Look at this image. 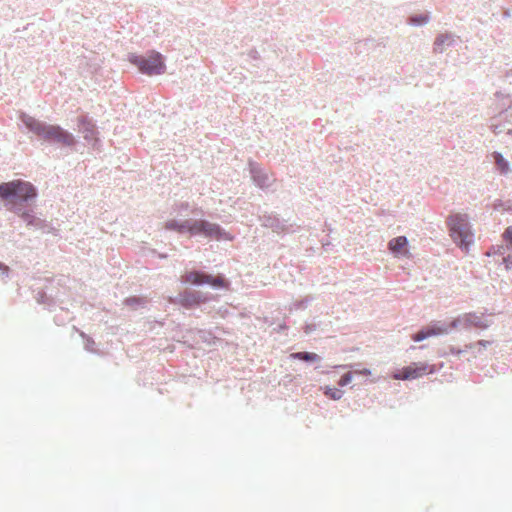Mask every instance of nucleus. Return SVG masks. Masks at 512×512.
<instances>
[{"mask_svg": "<svg viewBox=\"0 0 512 512\" xmlns=\"http://www.w3.org/2000/svg\"><path fill=\"white\" fill-rule=\"evenodd\" d=\"M10 274V268L5 263L0 261V278H7Z\"/></svg>", "mask_w": 512, "mask_h": 512, "instance_id": "c756f323", "label": "nucleus"}, {"mask_svg": "<svg viewBox=\"0 0 512 512\" xmlns=\"http://www.w3.org/2000/svg\"><path fill=\"white\" fill-rule=\"evenodd\" d=\"M314 296L312 295H307L305 296L304 298L302 299H299V300H296L294 303H293V306L295 309L297 310H304L308 307V305L314 301Z\"/></svg>", "mask_w": 512, "mask_h": 512, "instance_id": "b1692460", "label": "nucleus"}, {"mask_svg": "<svg viewBox=\"0 0 512 512\" xmlns=\"http://www.w3.org/2000/svg\"><path fill=\"white\" fill-rule=\"evenodd\" d=\"M330 245L331 243L329 241L322 240V246L325 250H327Z\"/></svg>", "mask_w": 512, "mask_h": 512, "instance_id": "c9c22d12", "label": "nucleus"}, {"mask_svg": "<svg viewBox=\"0 0 512 512\" xmlns=\"http://www.w3.org/2000/svg\"><path fill=\"white\" fill-rule=\"evenodd\" d=\"M492 158L496 164L497 169L500 173H507L509 171V164L499 153H493Z\"/></svg>", "mask_w": 512, "mask_h": 512, "instance_id": "412c9836", "label": "nucleus"}, {"mask_svg": "<svg viewBox=\"0 0 512 512\" xmlns=\"http://www.w3.org/2000/svg\"><path fill=\"white\" fill-rule=\"evenodd\" d=\"M32 206L33 205H28L21 209H17L14 214L17 215L27 227H33L34 229L40 230L46 234H55L56 229L52 224L45 219L38 217Z\"/></svg>", "mask_w": 512, "mask_h": 512, "instance_id": "6e6552de", "label": "nucleus"}, {"mask_svg": "<svg viewBox=\"0 0 512 512\" xmlns=\"http://www.w3.org/2000/svg\"><path fill=\"white\" fill-rule=\"evenodd\" d=\"M54 320H55V323L58 324L59 323L58 321H61V318H59L58 316H55Z\"/></svg>", "mask_w": 512, "mask_h": 512, "instance_id": "58836bf2", "label": "nucleus"}, {"mask_svg": "<svg viewBox=\"0 0 512 512\" xmlns=\"http://www.w3.org/2000/svg\"><path fill=\"white\" fill-rule=\"evenodd\" d=\"M289 358L292 360H299L302 362H305L307 364H313L316 362L321 361V356H319L315 352H309V351H300V352H294L289 355Z\"/></svg>", "mask_w": 512, "mask_h": 512, "instance_id": "f3484780", "label": "nucleus"}, {"mask_svg": "<svg viewBox=\"0 0 512 512\" xmlns=\"http://www.w3.org/2000/svg\"><path fill=\"white\" fill-rule=\"evenodd\" d=\"M352 373H354V376H370L372 374L369 368L354 369Z\"/></svg>", "mask_w": 512, "mask_h": 512, "instance_id": "7c9ffc66", "label": "nucleus"}, {"mask_svg": "<svg viewBox=\"0 0 512 512\" xmlns=\"http://www.w3.org/2000/svg\"><path fill=\"white\" fill-rule=\"evenodd\" d=\"M76 124L78 131L83 134L85 141L93 148H96L100 143L99 131L96 125V121L88 113L85 112L81 113L76 118Z\"/></svg>", "mask_w": 512, "mask_h": 512, "instance_id": "1a4fd4ad", "label": "nucleus"}, {"mask_svg": "<svg viewBox=\"0 0 512 512\" xmlns=\"http://www.w3.org/2000/svg\"><path fill=\"white\" fill-rule=\"evenodd\" d=\"M164 228L167 231L176 232L180 235H188L190 238L203 237L216 241H233L235 238L234 235L226 231L220 224L203 218L170 219L164 223Z\"/></svg>", "mask_w": 512, "mask_h": 512, "instance_id": "f03ea898", "label": "nucleus"}, {"mask_svg": "<svg viewBox=\"0 0 512 512\" xmlns=\"http://www.w3.org/2000/svg\"><path fill=\"white\" fill-rule=\"evenodd\" d=\"M430 18V12L425 11L419 14H411L407 17L406 23L410 26L422 27L429 22Z\"/></svg>", "mask_w": 512, "mask_h": 512, "instance_id": "6ab92c4d", "label": "nucleus"}, {"mask_svg": "<svg viewBox=\"0 0 512 512\" xmlns=\"http://www.w3.org/2000/svg\"><path fill=\"white\" fill-rule=\"evenodd\" d=\"M198 212L203 213V210L201 208H195L192 210V213H194V214H198Z\"/></svg>", "mask_w": 512, "mask_h": 512, "instance_id": "e433bc0d", "label": "nucleus"}, {"mask_svg": "<svg viewBox=\"0 0 512 512\" xmlns=\"http://www.w3.org/2000/svg\"><path fill=\"white\" fill-rule=\"evenodd\" d=\"M172 302L185 309H192L206 302V297L200 291L184 290L179 292Z\"/></svg>", "mask_w": 512, "mask_h": 512, "instance_id": "9d476101", "label": "nucleus"}, {"mask_svg": "<svg viewBox=\"0 0 512 512\" xmlns=\"http://www.w3.org/2000/svg\"><path fill=\"white\" fill-rule=\"evenodd\" d=\"M198 332L199 334H203L201 338L203 339L204 342L208 343L209 345H215L216 342L219 340V338L213 335L211 331L199 330Z\"/></svg>", "mask_w": 512, "mask_h": 512, "instance_id": "a878e982", "label": "nucleus"}, {"mask_svg": "<svg viewBox=\"0 0 512 512\" xmlns=\"http://www.w3.org/2000/svg\"><path fill=\"white\" fill-rule=\"evenodd\" d=\"M17 115L21 122V125H18L21 131L25 129L27 133L33 134L49 145H61L76 151L78 140L73 133L64 129L61 125L39 120L22 110L18 111Z\"/></svg>", "mask_w": 512, "mask_h": 512, "instance_id": "f257e3e1", "label": "nucleus"}, {"mask_svg": "<svg viewBox=\"0 0 512 512\" xmlns=\"http://www.w3.org/2000/svg\"><path fill=\"white\" fill-rule=\"evenodd\" d=\"M409 241L406 236H397L388 243V248L394 256H404L408 253Z\"/></svg>", "mask_w": 512, "mask_h": 512, "instance_id": "4468645a", "label": "nucleus"}, {"mask_svg": "<svg viewBox=\"0 0 512 512\" xmlns=\"http://www.w3.org/2000/svg\"><path fill=\"white\" fill-rule=\"evenodd\" d=\"M124 304L126 306H129V307H138V306H141L144 304V301L141 297H138V296H130V297H127L125 300H124Z\"/></svg>", "mask_w": 512, "mask_h": 512, "instance_id": "bb28decb", "label": "nucleus"}, {"mask_svg": "<svg viewBox=\"0 0 512 512\" xmlns=\"http://www.w3.org/2000/svg\"><path fill=\"white\" fill-rule=\"evenodd\" d=\"M80 336L84 339V348L85 350H87L88 352H91V353H95V349H94V346H95V341L92 337L88 336L87 334H85L84 332H80Z\"/></svg>", "mask_w": 512, "mask_h": 512, "instance_id": "393cba45", "label": "nucleus"}, {"mask_svg": "<svg viewBox=\"0 0 512 512\" xmlns=\"http://www.w3.org/2000/svg\"><path fill=\"white\" fill-rule=\"evenodd\" d=\"M503 239L507 243V247H501L500 253L504 255L506 253V249H510L512 251V226L508 227L503 233ZM502 261L505 264V268L509 269L512 267V255L510 253L507 256L502 257Z\"/></svg>", "mask_w": 512, "mask_h": 512, "instance_id": "dca6fc26", "label": "nucleus"}, {"mask_svg": "<svg viewBox=\"0 0 512 512\" xmlns=\"http://www.w3.org/2000/svg\"><path fill=\"white\" fill-rule=\"evenodd\" d=\"M449 352L452 354V355H459L461 354L462 352H464L463 350L459 349V348H456L454 346H449Z\"/></svg>", "mask_w": 512, "mask_h": 512, "instance_id": "f704fd0d", "label": "nucleus"}, {"mask_svg": "<svg viewBox=\"0 0 512 512\" xmlns=\"http://www.w3.org/2000/svg\"><path fill=\"white\" fill-rule=\"evenodd\" d=\"M37 302L40 303V304H45L47 305L48 307H53L55 306L56 302L54 300V298L51 296V295H48L45 291H39L37 293Z\"/></svg>", "mask_w": 512, "mask_h": 512, "instance_id": "5701e85b", "label": "nucleus"}, {"mask_svg": "<svg viewBox=\"0 0 512 512\" xmlns=\"http://www.w3.org/2000/svg\"><path fill=\"white\" fill-rule=\"evenodd\" d=\"M441 367L443 363L436 367V365H430L426 362H412L410 365L404 366L401 369H396L391 377L395 380H414L423 375L434 374Z\"/></svg>", "mask_w": 512, "mask_h": 512, "instance_id": "0eeeda50", "label": "nucleus"}, {"mask_svg": "<svg viewBox=\"0 0 512 512\" xmlns=\"http://www.w3.org/2000/svg\"><path fill=\"white\" fill-rule=\"evenodd\" d=\"M248 166L253 183L257 187L267 189L271 186L270 176L259 163L249 160Z\"/></svg>", "mask_w": 512, "mask_h": 512, "instance_id": "9b49d317", "label": "nucleus"}, {"mask_svg": "<svg viewBox=\"0 0 512 512\" xmlns=\"http://www.w3.org/2000/svg\"><path fill=\"white\" fill-rule=\"evenodd\" d=\"M322 389V392L323 394L331 399V400H334V401H337V400H340L343 395H344V391L339 389V388H335V387H331V386H324L321 388Z\"/></svg>", "mask_w": 512, "mask_h": 512, "instance_id": "aec40b11", "label": "nucleus"}, {"mask_svg": "<svg viewBox=\"0 0 512 512\" xmlns=\"http://www.w3.org/2000/svg\"><path fill=\"white\" fill-rule=\"evenodd\" d=\"M428 326L431 336L449 334L454 329L470 331L480 327V316L474 312L464 313L448 320L432 321Z\"/></svg>", "mask_w": 512, "mask_h": 512, "instance_id": "39448f33", "label": "nucleus"}, {"mask_svg": "<svg viewBox=\"0 0 512 512\" xmlns=\"http://www.w3.org/2000/svg\"><path fill=\"white\" fill-rule=\"evenodd\" d=\"M259 220L263 227L270 228L277 234L284 233L288 229L286 221L280 219L276 214L265 212L259 216Z\"/></svg>", "mask_w": 512, "mask_h": 512, "instance_id": "f8f14e48", "label": "nucleus"}, {"mask_svg": "<svg viewBox=\"0 0 512 512\" xmlns=\"http://www.w3.org/2000/svg\"><path fill=\"white\" fill-rule=\"evenodd\" d=\"M190 208V204L188 202H180L178 204L175 205V210H177L178 212H184V211H188Z\"/></svg>", "mask_w": 512, "mask_h": 512, "instance_id": "2f4dec72", "label": "nucleus"}, {"mask_svg": "<svg viewBox=\"0 0 512 512\" xmlns=\"http://www.w3.org/2000/svg\"><path fill=\"white\" fill-rule=\"evenodd\" d=\"M247 55L253 60H259L261 58L256 48L250 49Z\"/></svg>", "mask_w": 512, "mask_h": 512, "instance_id": "473e14b6", "label": "nucleus"}, {"mask_svg": "<svg viewBox=\"0 0 512 512\" xmlns=\"http://www.w3.org/2000/svg\"><path fill=\"white\" fill-rule=\"evenodd\" d=\"M354 377V373L352 372H346L344 373L340 379L338 380L337 384L340 386V387H344L348 384H350L352 382V379Z\"/></svg>", "mask_w": 512, "mask_h": 512, "instance_id": "cd10ccee", "label": "nucleus"}, {"mask_svg": "<svg viewBox=\"0 0 512 512\" xmlns=\"http://www.w3.org/2000/svg\"><path fill=\"white\" fill-rule=\"evenodd\" d=\"M127 60L137 68L139 73L147 76L161 75L166 72V58L156 50H148L146 54L128 53Z\"/></svg>", "mask_w": 512, "mask_h": 512, "instance_id": "20e7f679", "label": "nucleus"}, {"mask_svg": "<svg viewBox=\"0 0 512 512\" xmlns=\"http://www.w3.org/2000/svg\"><path fill=\"white\" fill-rule=\"evenodd\" d=\"M454 43L453 36L449 33L438 34L435 38L433 50L435 53H443L444 45L452 46Z\"/></svg>", "mask_w": 512, "mask_h": 512, "instance_id": "a211bd4d", "label": "nucleus"}, {"mask_svg": "<svg viewBox=\"0 0 512 512\" xmlns=\"http://www.w3.org/2000/svg\"><path fill=\"white\" fill-rule=\"evenodd\" d=\"M158 257H159V258H161V259H166V258L168 257V255H167V254H161V253H159V254H158Z\"/></svg>", "mask_w": 512, "mask_h": 512, "instance_id": "4c0bfd02", "label": "nucleus"}, {"mask_svg": "<svg viewBox=\"0 0 512 512\" xmlns=\"http://www.w3.org/2000/svg\"><path fill=\"white\" fill-rule=\"evenodd\" d=\"M208 272L198 269L188 270L181 277V282L183 284L189 283L193 286H205L206 276Z\"/></svg>", "mask_w": 512, "mask_h": 512, "instance_id": "ddd939ff", "label": "nucleus"}, {"mask_svg": "<svg viewBox=\"0 0 512 512\" xmlns=\"http://www.w3.org/2000/svg\"><path fill=\"white\" fill-rule=\"evenodd\" d=\"M205 285L211 287L214 290H229L231 282L225 277L224 274H211L207 273Z\"/></svg>", "mask_w": 512, "mask_h": 512, "instance_id": "2eb2a0df", "label": "nucleus"}, {"mask_svg": "<svg viewBox=\"0 0 512 512\" xmlns=\"http://www.w3.org/2000/svg\"><path fill=\"white\" fill-rule=\"evenodd\" d=\"M429 337H432L430 334V328L429 326H424L421 329H419L417 332L413 333L411 335V339L414 342H421Z\"/></svg>", "mask_w": 512, "mask_h": 512, "instance_id": "4be33fe9", "label": "nucleus"}, {"mask_svg": "<svg viewBox=\"0 0 512 512\" xmlns=\"http://www.w3.org/2000/svg\"><path fill=\"white\" fill-rule=\"evenodd\" d=\"M450 236L461 250H469L474 243V233L466 215L453 214L447 220Z\"/></svg>", "mask_w": 512, "mask_h": 512, "instance_id": "423d86ee", "label": "nucleus"}, {"mask_svg": "<svg viewBox=\"0 0 512 512\" xmlns=\"http://www.w3.org/2000/svg\"><path fill=\"white\" fill-rule=\"evenodd\" d=\"M54 320H55V323L58 324L59 323L58 321H61V318H59L58 316H55Z\"/></svg>", "mask_w": 512, "mask_h": 512, "instance_id": "ea45409f", "label": "nucleus"}, {"mask_svg": "<svg viewBox=\"0 0 512 512\" xmlns=\"http://www.w3.org/2000/svg\"><path fill=\"white\" fill-rule=\"evenodd\" d=\"M318 326H319V324H316V323H306L303 326V331L306 335H309L312 332H314L318 328Z\"/></svg>", "mask_w": 512, "mask_h": 512, "instance_id": "c85d7f7f", "label": "nucleus"}, {"mask_svg": "<svg viewBox=\"0 0 512 512\" xmlns=\"http://www.w3.org/2000/svg\"><path fill=\"white\" fill-rule=\"evenodd\" d=\"M38 196V188L30 181L18 178L0 183V204L9 212L33 205Z\"/></svg>", "mask_w": 512, "mask_h": 512, "instance_id": "7ed1b4c3", "label": "nucleus"}, {"mask_svg": "<svg viewBox=\"0 0 512 512\" xmlns=\"http://www.w3.org/2000/svg\"><path fill=\"white\" fill-rule=\"evenodd\" d=\"M287 330H288V326L286 325V323H285V322L278 324V325L273 329V331H274V332H276V333H283V332H285V331H287Z\"/></svg>", "mask_w": 512, "mask_h": 512, "instance_id": "72a5a7b5", "label": "nucleus"}]
</instances>
